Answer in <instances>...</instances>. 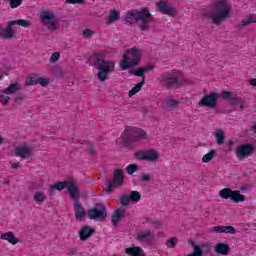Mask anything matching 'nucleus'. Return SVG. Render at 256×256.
<instances>
[{"mask_svg": "<svg viewBox=\"0 0 256 256\" xmlns=\"http://www.w3.org/2000/svg\"><path fill=\"white\" fill-rule=\"evenodd\" d=\"M125 22L128 25L139 23L140 31H149V24L153 22V14H151V11H149L148 7L133 9L126 13Z\"/></svg>", "mask_w": 256, "mask_h": 256, "instance_id": "f257e3e1", "label": "nucleus"}, {"mask_svg": "<svg viewBox=\"0 0 256 256\" xmlns=\"http://www.w3.org/2000/svg\"><path fill=\"white\" fill-rule=\"evenodd\" d=\"M93 59V67L98 69L97 78L101 83H104V81L109 79V73H113V71H115V62L105 61V53L103 52L94 53Z\"/></svg>", "mask_w": 256, "mask_h": 256, "instance_id": "f03ea898", "label": "nucleus"}, {"mask_svg": "<svg viewBox=\"0 0 256 256\" xmlns=\"http://www.w3.org/2000/svg\"><path fill=\"white\" fill-rule=\"evenodd\" d=\"M214 7L216 8V11L206 13L205 17L207 19H211L212 23L215 25H219L220 23H223L227 17H229L232 7L227 3V0H216Z\"/></svg>", "mask_w": 256, "mask_h": 256, "instance_id": "7ed1b4c3", "label": "nucleus"}, {"mask_svg": "<svg viewBox=\"0 0 256 256\" xmlns=\"http://www.w3.org/2000/svg\"><path fill=\"white\" fill-rule=\"evenodd\" d=\"M120 139H122L124 147H131L132 143L147 139V132L142 129L127 127Z\"/></svg>", "mask_w": 256, "mask_h": 256, "instance_id": "20e7f679", "label": "nucleus"}, {"mask_svg": "<svg viewBox=\"0 0 256 256\" xmlns=\"http://www.w3.org/2000/svg\"><path fill=\"white\" fill-rule=\"evenodd\" d=\"M139 61H141L139 48H130L124 53L123 59L120 62V68L122 71H127V69H131V67H137Z\"/></svg>", "mask_w": 256, "mask_h": 256, "instance_id": "39448f33", "label": "nucleus"}, {"mask_svg": "<svg viewBox=\"0 0 256 256\" xmlns=\"http://www.w3.org/2000/svg\"><path fill=\"white\" fill-rule=\"evenodd\" d=\"M63 189H67L71 199L74 198L75 195L80 192L79 186L75 184V182L62 181V182H56L54 185L51 186L49 190V197H53L56 191H63Z\"/></svg>", "mask_w": 256, "mask_h": 256, "instance_id": "423d86ee", "label": "nucleus"}, {"mask_svg": "<svg viewBox=\"0 0 256 256\" xmlns=\"http://www.w3.org/2000/svg\"><path fill=\"white\" fill-rule=\"evenodd\" d=\"M87 215L93 221L103 222L107 219V207L103 202H98L88 210Z\"/></svg>", "mask_w": 256, "mask_h": 256, "instance_id": "0eeeda50", "label": "nucleus"}, {"mask_svg": "<svg viewBox=\"0 0 256 256\" xmlns=\"http://www.w3.org/2000/svg\"><path fill=\"white\" fill-rule=\"evenodd\" d=\"M221 199H230L233 203H243L245 195L241 194L239 190H231L230 188H223L219 192Z\"/></svg>", "mask_w": 256, "mask_h": 256, "instance_id": "6e6552de", "label": "nucleus"}, {"mask_svg": "<svg viewBox=\"0 0 256 256\" xmlns=\"http://www.w3.org/2000/svg\"><path fill=\"white\" fill-rule=\"evenodd\" d=\"M125 175V173L123 172V170L120 169H116L114 171V178H112L107 184L106 187L104 188L106 193L109 195V193L113 192L114 186L116 185L117 187H121L125 181V179L123 178V176Z\"/></svg>", "mask_w": 256, "mask_h": 256, "instance_id": "1a4fd4ad", "label": "nucleus"}, {"mask_svg": "<svg viewBox=\"0 0 256 256\" xmlns=\"http://www.w3.org/2000/svg\"><path fill=\"white\" fill-rule=\"evenodd\" d=\"M40 19L49 31H57V22L53 21L55 19V14L51 11L44 10L40 12Z\"/></svg>", "mask_w": 256, "mask_h": 256, "instance_id": "9d476101", "label": "nucleus"}, {"mask_svg": "<svg viewBox=\"0 0 256 256\" xmlns=\"http://www.w3.org/2000/svg\"><path fill=\"white\" fill-rule=\"evenodd\" d=\"M221 95L217 92H211L210 94H206L199 101V107H208L209 109H215L217 107V99H219Z\"/></svg>", "mask_w": 256, "mask_h": 256, "instance_id": "9b49d317", "label": "nucleus"}, {"mask_svg": "<svg viewBox=\"0 0 256 256\" xmlns=\"http://www.w3.org/2000/svg\"><path fill=\"white\" fill-rule=\"evenodd\" d=\"M81 197V192H78L76 195H74V213L75 218L77 221H82L85 217H87V211L83 207V204H81V200H79Z\"/></svg>", "mask_w": 256, "mask_h": 256, "instance_id": "f8f14e48", "label": "nucleus"}, {"mask_svg": "<svg viewBox=\"0 0 256 256\" xmlns=\"http://www.w3.org/2000/svg\"><path fill=\"white\" fill-rule=\"evenodd\" d=\"M135 157L138 161H150L151 163H155V161H158L159 159V153H157L155 150H139Z\"/></svg>", "mask_w": 256, "mask_h": 256, "instance_id": "ddd939ff", "label": "nucleus"}, {"mask_svg": "<svg viewBox=\"0 0 256 256\" xmlns=\"http://www.w3.org/2000/svg\"><path fill=\"white\" fill-rule=\"evenodd\" d=\"M236 157L239 161H243V159H247L253 151H255V146L253 144H243L236 148Z\"/></svg>", "mask_w": 256, "mask_h": 256, "instance_id": "4468645a", "label": "nucleus"}, {"mask_svg": "<svg viewBox=\"0 0 256 256\" xmlns=\"http://www.w3.org/2000/svg\"><path fill=\"white\" fill-rule=\"evenodd\" d=\"M156 7L162 15H168V17H175L177 15L175 8H173L167 1L157 2Z\"/></svg>", "mask_w": 256, "mask_h": 256, "instance_id": "2eb2a0df", "label": "nucleus"}, {"mask_svg": "<svg viewBox=\"0 0 256 256\" xmlns=\"http://www.w3.org/2000/svg\"><path fill=\"white\" fill-rule=\"evenodd\" d=\"M161 85L167 89H173V87H182L183 83L179 81L177 77H165L163 76L160 80Z\"/></svg>", "mask_w": 256, "mask_h": 256, "instance_id": "dca6fc26", "label": "nucleus"}, {"mask_svg": "<svg viewBox=\"0 0 256 256\" xmlns=\"http://www.w3.org/2000/svg\"><path fill=\"white\" fill-rule=\"evenodd\" d=\"M95 235V228H91L89 226H81L79 231V237L81 241H87L90 237Z\"/></svg>", "mask_w": 256, "mask_h": 256, "instance_id": "f3484780", "label": "nucleus"}, {"mask_svg": "<svg viewBox=\"0 0 256 256\" xmlns=\"http://www.w3.org/2000/svg\"><path fill=\"white\" fill-rule=\"evenodd\" d=\"M231 247L225 242H219L214 246V252L216 255H229Z\"/></svg>", "mask_w": 256, "mask_h": 256, "instance_id": "a211bd4d", "label": "nucleus"}, {"mask_svg": "<svg viewBox=\"0 0 256 256\" xmlns=\"http://www.w3.org/2000/svg\"><path fill=\"white\" fill-rule=\"evenodd\" d=\"M125 213H127V210L123 208H118L114 211V214L112 215V225L113 227L119 226V221L125 217Z\"/></svg>", "mask_w": 256, "mask_h": 256, "instance_id": "6ab92c4d", "label": "nucleus"}, {"mask_svg": "<svg viewBox=\"0 0 256 256\" xmlns=\"http://www.w3.org/2000/svg\"><path fill=\"white\" fill-rule=\"evenodd\" d=\"M23 87L18 82L11 83L7 88L1 90L3 95H14L15 93H19Z\"/></svg>", "mask_w": 256, "mask_h": 256, "instance_id": "aec40b11", "label": "nucleus"}, {"mask_svg": "<svg viewBox=\"0 0 256 256\" xmlns=\"http://www.w3.org/2000/svg\"><path fill=\"white\" fill-rule=\"evenodd\" d=\"M16 157H21V159H27L31 157V148L27 146H18L14 151Z\"/></svg>", "mask_w": 256, "mask_h": 256, "instance_id": "412c9836", "label": "nucleus"}, {"mask_svg": "<svg viewBox=\"0 0 256 256\" xmlns=\"http://www.w3.org/2000/svg\"><path fill=\"white\" fill-rule=\"evenodd\" d=\"M213 233H230V235H235L237 230L233 226H214L212 227Z\"/></svg>", "mask_w": 256, "mask_h": 256, "instance_id": "4be33fe9", "label": "nucleus"}, {"mask_svg": "<svg viewBox=\"0 0 256 256\" xmlns=\"http://www.w3.org/2000/svg\"><path fill=\"white\" fill-rule=\"evenodd\" d=\"M153 233L151 231H141L137 234L136 241H140V243H149L152 241Z\"/></svg>", "mask_w": 256, "mask_h": 256, "instance_id": "5701e85b", "label": "nucleus"}, {"mask_svg": "<svg viewBox=\"0 0 256 256\" xmlns=\"http://www.w3.org/2000/svg\"><path fill=\"white\" fill-rule=\"evenodd\" d=\"M0 239L3 241H8L11 245H17L19 243V238L15 237L13 232H6L0 235Z\"/></svg>", "mask_w": 256, "mask_h": 256, "instance_id": "b1692460", "label": "nucleus"}, {"mask_svg": "<svg viewBox=\"0 0 256 256\" xmlns=\"http://www.w3.org/2000/svg\"><path fill=\"white\" fill-rule=\"evenodd\" d=\"M125 253L130 256H145L143 249L139 246L126 248Z\"/></svg>", "mask_w": 256, "mask_h": 256, "instance_id": "393cba45", "label": "nucleus"}, {"mask_svg": "<svg viewBox=\"0 0 256 256\" xmlns=\"http://www.w3.org/2000/svg\"><path fill=\"white\" fill-rule=\"evenodd\" d=\"M12 25L15 24H10L8 22L6 29L3 31L2 39H13V37H15V30H13Z\"/></svg>", "mask_w": 256, "mask_h": 256, "instance_id": "a878e982", "label": "nucleus"}, {"mask_svg": "<svg viewBox=\"0 0 256 256\" xmlns=\"http://www.w3.org/2000/svg\"><path fill=\"white\" fill-rule=\"evenodd\" d=\"M120 17H121V13L119 11L112 10L110 11L108 16V23H117Z\"/></svg>", "mask_w": 256, "mask_h": 256, "instance_id": "bb28decb", "label": "nucleus"}, {"mask_svg": "<svg viewBox=\"0 0 256 256\" xmlns=\"http://www.w3.org/2000/svg\"><path fill=\"white\" fill-rule=\"evenodd\" d=\"M230 105H232L233 107L237 105H245V98L234 94V96L230 100Z\"/></svg>", "mask_w": 256, "mask_h": 256, "instance_id": "cd10ccee", "label": "nucleus"}, {"mask_svg": "<svg viewBox=\"0 0 256 256\" xmlns=\"http://www.w3.org/2000/svg\"><path fill=\"white\" fill-rule=\"evenodd\" d=\"M39 78V74H30L28 75V77L26 78V85L28 87H31L33 85H37V79Z\"/></svg>", "mask_w": 256, "mask_h": 256, "instance_id": "c85d7f7f", "label": "nucleus"}, {"mask_svg": "<svg viewBox=\"0 0 256 256\" xmlns=\"http://www.w3.org/2000/svg\"><path fill=\"white\" fill-rule=\"evenodd\" d=\"M10 25H20V27H31V21L25 19L9 21Z\"/></svg>", "mask_w": 256, "mask_h": 256, "instance_id": "c756f323", "label": "nucleus"}, {"mask_svg": "<svg viewBox=\"0 0 256 256\" xmlns=\"http://www.w3.org/2000/svg\"><path fill=\"white\" fill-rule=\"evenodd\" d=\"M33 199L36 203H45V199H47V195L41 191H36L34 193Z\"/></svg>", "mask_w": 256, "mask_h": 256, "instance_id": "7c9ffc66", "label": "nucleus"}, {"mask_svg": "<svg viewBox=\"0 0 256 256\" xmlns=\"http://www.w3.org/2000/svg\"><path fill=\"white\" fill-rule=\"evenodd\" d=\"M143 85H145V82L141 81L137 83L129 92V97H133V95H137L139 93L140 89H142Z\"/></svg>", "mask_w": 256, "mask_h": 256, "instance_id": "2f4dec72", "label": "nucleus"}, {"mask_svg": "<svg viewBox=\"0 0 256 256\" xmlns=\"http://www.w3.org/2000/svg\"><path fill=\"white\" fill-rule=\"evenodd\" d=\"M215 155H217V152L215 150H210L209 153L202 157V163H210Z\"/></svg>", "mask_w": 256, "mask_h": 256, "instance_id": "473e14b6", "label": "nucleus"}, {"mask_svg": "<svg viewBox=\"0 0 256 256\" xmlns=\"http://www.w3.org/2000/svg\"><path fill=\"white\" fill-rule=\"evenodd\" d=\"M215 137H216V143L218 145H223V143H225V134H224L223 130H218L216 132Z\"/></svg>", "mask_w": 256, "mask_h": 256, "instance_id": "72a5a7b5", "label": "nucleus"}, {"mask_svg": "<svg viewBox=\"0 0 256 256\" xmlns=\"http://www.w3.org/2000/svg\"><path fill=\"white\" fill-rule=\"evenodd\" d=\"M178 243H179V238L178 237H172V238L167 240L166 247H168V249H174V247H177Z\"/></svg>", "mask_w": 256, "mask_h": 256, "instance_id": "f704fd0d", "label": "nucleus"}, {"mask_svg": "<svg viewBox=\"0 0 256 256\" xmlns=\"http://www.w3.org/2000/svg\"><path fill=\"white\" fill-rule=\"evenodd\" d=\"M52 73L55 77H58V79H63V77H65V73H63V70L59 66H54L52 68Z\"/></svg>", "mask_w": 256, "mask_h": 256, "instance_id": "c9c22d12", "label": "nucleus"}, {"mask_svg": "<svg viewBox=\"0 0 256 256\" xmlns=\"http://www.w3.org/2000/svg\"><path fill=\"white\" fill-rule=\"evenodd\" d=\"M128 196L130 197V201L133 203H138V201H141V194L138 191H131L130 195Z\"/></svg>", "mask_w": 256, "mask_h": 256, "instance_id": "e433bc0d", "label": "nucleus"}, {"mask_svg": "<svg viewBox=\"0 0 256 256\" xmlns=\"http://www.w3.org/2000/svg\"><path fill=\"white\" fill-rule=\"evenodd\" d=\"M130 75H134L135 77H142L143 83H145V74H143V71L141 70V67L137 70H129L128 72Z\"/></svg>", "mask_w": 256, "mask_h": 256, "instance_id": "4c0bfd02", "label": "nucleus"}, {"mask_svg": "<svg viewBox=\"0 0 256 256\" xmlns=\"http://www.w3.org/2000/svg\"><path fill=\"white\" fill-rule=\"evenodd\" d=\"M49 83H51V79L38 76L37 85H41V87H47Z\"/></svg>", "mask_w": 256, "mask_h": 256, "instance_id": "58836bf2", "label": "nucleus"}, {"mask_svg": "<svg viewBox=\"0 0 256 256\" xmlns=\"http://www.w3.org/2000/svg\"><path fill=\"white\" fill-rule=\"evenodd\" d=\"M120 203H121V205H123V207H127V205H129V203H131V198L129 197V195L124 194L120 198Z\"/></svg>", "mask_w": 256, "mask_h": 256, "instance_id": "ea45409f", "label": "nucleus"}, {"mask_svg": "<svg viewBox=\"0 0 256 256\" xmlns=\"http://www.w3.org/2000/svg\"><path fill=\"white\" fill-rule=\"evenodd\" d=\"M137 169H139V166H137V164H130L127 166L126 171L128 175H133V173H135Z\"/></svg>", "mask_w": 256, "mask_h": 256, "instance_id": "a19ab883", "label": "nucleus"}, {"mask_svg": "<svg viewBox=\"0 0 256 256\" xmlns=\"http://www.w3.org/2000/svg\"><path fill=\"white\" fill-rule=\"evenodd\" d=\"M251 23H256L255 17H249L241 22V27H247V25H251Z\"/></svg>", "mask_w": 256, "mask_h": 256, "instance_id": "79ce46f5", "label": "nucleus"}, {"mask_svg": "<svg viewBox=\"0 0 256 256\" xmlns=\"http://www.w3.org/2000/svg\"><path fill=\"white\" fill-rule=\"evenodd\" d=\"M142 74L145 75V73H149V71H153L155 69V65L148 64L147 66L140 67Z\"/></svg>", "mask_w": 256, "mask_h": 256, "instance_id": "37998d69", "label": "nucleus"}, {"mask_svg": "<svg viewBox=\"0 0 256 256\" xmlns=\"http://www.w3.org/2000/svg\"><path fill=\"white\" fill-rule=\"evenodd\" d=\"M200 251H202V256H203V253L205 255H207V253H209V251H211V245H209V244H201L200 245Z\"/></svg>", "mask_w": 256, "mask_h": 256, "instance_id": "c03bdc74", "label": "nucleus"}, {"mask_svg": "<svg viewBox=\"0 0 256 256\" xmlns=\"http://www.w3.org/2000/svg\"><path fill=\"white\" fill-rule=\"evenodd\" d=\"M234 95L235 94L231 91H223L221 94V97H222V99H225V100L230 99V101H231V99H233Z\"/></svg>", "mask_w": 256, "mask_h": 256, "instance_id": "a18cd8bd", "label": "nucleus"}, {"mask_svg": "<svg viewBox=\"0 0 256 256\" xmlns=\"http://www.w3.org/2000/svg\"><path fill=\"white\" fill-rule=\"evenodd\" d=\"M87 145V149H88V153L89 155H97V151L95 150V146H93V144L91 142H86Z\"/></svg>", "mask_w": 256, "mask_h": 256, "instance_id": "49530a36", "label": "nucleus"}, {"mask_svg": "<svg viewBox=\"0 0 256 256\" xmlns=\"http://www.w3.org/2000/svg\"><path fill=\"white\" fill-rule=\"evenodd\" d=\"M23 3V0H10L11 9H17Z\"/></svg>", "mask_w": 256, "mask_h": 256, "instance_id": "de8ad7c7", "label": "nucleus"}, {"mask_svg": "<svg viewBox=\"0 0 256 256\" xmlns=\"http://www.w3.org/2000/svg\"><path fill=\"white\" fill-rule=\"evenodd\" d=\"M179 102H177V100L174 99H170L166 102L167 107H170L171 109H175L177 107Z\"/></svg>", "mask_w": 256, "mask_h": 256, "instance_id": "09e8293b", "label": "nucleus"}, {"mask_svg": "<svg viewBox=\"0 0 256 256\" xmlns=\"http://www.w3.org/2000/svg\"><path fill=\"white\" fill-rule=\"evenodd\" d=\"M65 3L69 5H83V3H85V0H66Z\"/></svg>", "mask_w": 256, "mask_h": 256, "instance_id": "8fccbe9b", "label": "nucleus"}, {"mask_svg": "<svg viewBox=\"0 0 256 256\" xmlns=\"http://www.w3.org/2000/svg\"><path fill=\"white\" fill-rule=\"evenodd\" d=\"M10 100L11 97L0 94V103H2V105H7V103H9Z\"/></svg>", "mask_w": 256, "mask_h": 256, "instance_id": "3c124183", "label": "nucleus"}, {"mask_svg": "<svg viewBox=\"0 0 256 256\" xmlns=\"http://www.w3.org/2000/svg\"><path fill=\"white\" fill-rule=\"evenodd\" d=\"M139 181L141 183H147V182L151 181V175L144 174V175L140 176Z\"/></svg>", "mask_w": 256, "mask_h": 256, "instance_id": "603ef678", "label": "nucleus"}, {"mask_svg": "<svg viewBox=\"0 0 256 256\" xmlns=\"http://www.w3.org/2000/svg\"><path fill=\"white\" fill-rule=\"evenodd\" d=\"M59 57H61V54H59V52H54L50 57L51 63L59 61Z\"/></svg>", "mask_w": 256, "mask_h": 256, "instance_id": "864d4df0", "label": "nucleus"}, {"mask_svg": "<svg viewBox=\"0 0 256 256\" xmlns=\"http://www.w3.org/2000/svg\"><path fill=\"white\" fill-rule=\"evenodd\" d=\"M94 31L93 30H91V29H85L84 31H83V37L85 38V39H89V37H91V35H94Z\"/></svg>", "mask_w": 256, "mask_h": 256, "instance_id": "5fc2aeb1", "label": "nucleus"}, {"mask_svg": "<svg viewBox=\"0 0 256 256\" xmlns=\"http://www.w3.org/2000/svg\"><path fill=\"white\" fill-rule=\"evenodd\" d=\"M187 256H202L201 247H196L193 253L188 254Z\"/></svg>", "mask_w": 256, "mask_h": 256, "instance_id": "6e6d98bb", "label": "nucleus"}, {"mask_svg": "<svg viewBox=\"0 0 256 256\" xmlns=\"http://www.w3.org/2000/svg\"><path fill=\"white\" fill-rule=\"evenodd\" d=\"M25 99V96H18L15 98V103H20V101H23Z\"/></svg>", "mask_w": 256, "mask_h": 256, "instance_id": "4d7b16f0", "label": "nucleus"}, {"mask_svg": "<svg viewBox=\"0 0 256 256\" xmlns=\"http://www.w3.org/2000/svg\"><path fill=\"white\" fill-rule=\"evenodd\" d=\"M19 167H21V163H19V162L12 164V169H19Z\"/></svg>", "mask_w": 256, "mask_h": 256, "instance_id": "13d9d810", "label": "nucleus"}, {"mask_svg": "<svg viewBox=\"0 0 256 256\" xmlns=\"http://www.w3.org/2000/svg\"><path fill=\"white\" fill-rule=\"evenodd\" d=\"M250 85L256 87V78L250 80Z\"/></svg>", "mask_w": 256, "mask_h": 256, "instance_id": "bf43d9fd", "label": "nucleus"}, {"mask_svg": "<svg viewBox=\"0 0 256 256\" xmlns=\"http://www.w3.org/2000/svg\"><path fill=\"white\" fill-rule=\"evenodd\" d=\"M191 246L193 247L194 251L196 247H201L200 245L195 244V242H191Z\"/></svg>", "mask_w": 256, "mask_h": 256, "instance_id": "052dcab7", "label": "nucleus"}, {"mask_svg": "<svg viewBox=\"0 0 256 256\" xmlns=\"http://www.w3.org/2000/svg\"><path fill=\"white\" fill-rule=\"evenodd\" d=\"M233 145H235V142H233V141H229V142L227 143V146H228V147H233Z\"/></svg>", "mask_w": 256, "mask_h": 256, "instance_id": "680f3d73", "label": "nucleus"}, {"mask_svg": "<svg viewBox=\"0 0 256 256\" xmlns=\"http://www.w3.org/2000/svg\"><path fill=\"white\" fill-rule=\"evenodd\" d=\"M251 131H253L254 133H256V124L251 126Z\"/></svg>", "mask_w": 256, "mask_h": 256, "instance_id": "e2e57ef3", "label": "nucleus"}, {"mask_svg": "<svg viewBox=\"0 0 256 256\" xmlns=\"http://www.w3.org/2000/svg\"><path fill=\"white\" fill-rule=\"evenodd\" d=\"M240 109H241V110L247 109V106H245L244 104H240Z\"/></svg>", "mask_w": 256, "mask_h": 256, "instance_id": "0e129e2a", "label": "nucleus"}, {"mask_svg": "<svg viewBox=\"0 0 256 256\" xmlns=\"http://www.w3.org/2000/svg\"><path fill=\"white\" fill-rule=\"evenodd\" d=\"M240 189L241 191H247V186H241Z\"/></svg>", "mask_w": 256, "mask_h": 256, "instance_id": "69168bd1", "label": "nucleus"}, {"mask_svg": "<svg viewBox=\"0 0 256 256\" xmlns=\"http://www.w3.org/2000/svg\"><path fill=\"white\" fill-rule=\"evenodd\" d=\"M0 37L3 39V32L0 30Z\"/></svg>", "mask_w": 256, "mask_h": 256, "instance_id": "338daca9", "label": "nucleus"}, {"mask_svg": "<svg viewBox=\"0 0 256 256\" xmlns=\"http://www.w3.org/2000/svg\"><path fill=\"white\" fill-rule=\"evenodd\" d=\"M3 143V138L0 136V144Z\"/></svg>", "mask_w": 256, "mask_h": 256, "instance_id": "774afa93", "label": "nucleus"}]
</instances>
